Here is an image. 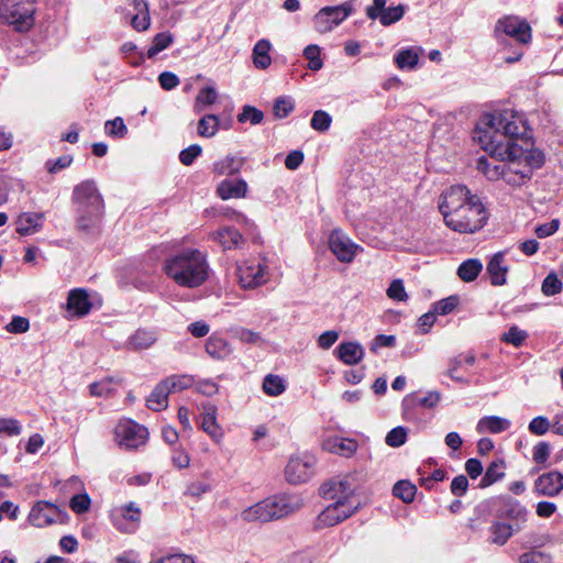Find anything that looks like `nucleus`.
Wrapping results in <instances>:
<instances>
[{
    "mask_svg": "<svg viewBox=\"0 0 563 563\" xmlns=\"http://www.w3.org/2000/svg\"><path fill=\"white\" fill-rule=\"evenodd\" d=\"M244 164V159L235 156H225L213 163L212 172L218 176L234 175L239 173Z\"/></svg>",
    "mask_w": 563,
    "mask_h": 563,
    "instance_id": "nucleus-38",
    "label": "nucleus"
},
{
    "mask_svg": "<svg viewBox=\"0 0 563 563\" xmlns=\"http://www.w3.org/2000/svg\"><path fill=\"white\" fill-rule=\"evenodd\" d=\"M386 295L389 299L399 302H406L408 300V294L405 289L402 279H394L386 290Z\"/></svg>",
    "mask_w": 563,
    "mask_h": 563,
    "instance_id": "nucleus-56",
    "label": "nucleus"
},
{
    "mask_svg": "<svg viewBox=\"0 0 563 563\" xmlns=\"http://www.w3.org/2000/svg\"><path fill=\"white\" fill-rule=\"evenodd\" d=\"M457 302L459 299L456 297L450 296L433 303L432 309L437 314L445 316L455 309Z\"/></svg>",
    "mask_w": 563,
    "mask_h": 563,
    "instance_id": "nucleus-62",
    "label": "nucleus"
},
{
    "mask_svg": "<svg viewBox=\"0 0 563 563\" xmlns=\"http://www.w3.org/2000/svg\"><path fill=\"white\" fill-rule=\"evenodd\" d=\"M527 338L528 333L525 330L519 329L517 325H511L508 331L501 335V341L515 347H519Z\"/></svg>",
    "mask_w": 563,
    "mask_h": 563,
    "instance_id": "nucleus-53",
    "label": "nucleus"
},
{
    "mask_svg": "<svg viewBox=\"0 0 563 563\" xmlns=\"http://www.w3.org/2000/svg\"><path fill=\"white\" fill-rule=\"evenodd\" d=\"M73 202L76 207L103 206V199L93 180L87 179L75 186Z\"/></svg>",
    "mask_w": 563,
    "mask_h": 563,
    "instance_id": "nucleus-16",
    "label": "nucleus"
},
{
    "mask_svg": "<svg viewBox=\"0 0 563 563\" xmlns=\"http://www.w3.org/2000/svg\"><path fill=\"white\" fill-rule=\"evenodd\" d=\"M218 100V91L213 86H206L201 88L196 96L194 110L195 112H201L207 107L212 106Z\"/></svg>",
    "mask_w": 563,
    "mask_h": 563,
    "instance_id": "nucleus-44",
    "label": "nucleus"
},
{
    "mask_svg": "<svg viewBox=\"0 0 563 563\" xmlns=\"http://www.w3.org/2000/svg\"><path fill=\"white\" fill-rule=\"evenodd\" d=\"M134 8V15L131 19V24L136 31H145L151 24V16L148 11V3L145 0H131Z\"/></svg>",
    "mask_w": 563,
    "mask_h": 563,
    "instance_id": "nucleus-35",
    "label": "nucleus"
},
{
    "mask_svg": "<svg viewBox=\"0 0 563 563\" xmlns=\"http://www.w3.org/2000/svg\"><path fill=\"white\" fill-rule=\"evenodd\" d=\"M207 254L197 249H185L165 260L163 271L183 288H198L209 277Z\"/></svg>",
    "mask_w": 563,
    "mask_h": 563,
    "instance_id": "nucleus-3",
    "label": "nucleus"
},
{
    "mask_svg": "<svg viewBox=\"0 0 563 563\" xmlns=\"http://www.w3.org/2000/svg\"><path fill=\"white\" fill-rule=\"evenodd\" d=\"M235 276L243 289H254L269 280L271 274L266 258L253 257L236 264Z\"/></svg>",
    "mask_w": 563,
    "mask_h": 563,
    "instance_id": "nucleus-5",
    "label": "nucleus"
},
{
    "mask_svg": "<svg viewBox=\"0 0 563 563\" xmlns=\"http://www.w3.org/2000/svg\"><path fill=\"white\" fill-rule=\"evenodd\" d=\"M439 211L445 225L462 234L479 231L487 222L488 213L477 195L464 185H454L439 197Z\"/></svg>",
    "mask_w": 563,
    "mask_h": 563,
    "instance_id": "nucleus-2",
    "label": "nucleus"
},
{
    "mask_svg": "<svg viewBox=\"0 0 563 563\" xmlns=\"http://www.w3.org/2000/svg\"><path fill=\"white\" fill-rule=\"evenodd\" d=\"M110 519L119 531L132 533L139 527L141 509L135 503L130 501L125 505L113 507L110 511Z\"/></svg>",
    "mask_w": 563,
    "mask_h": 563,
    "instance_id": "nucleus-10",
    "label": "nucleus"
},
{
    "mask_svg": "<svg viewBox=\"0 0 563 563\" xmlns=\"http://www.w3.org/2000/svg\"><path fill=\"white\" fill-rule=\"evenodd\" d=\"M147 438V429L131 419L120 420L114 429L115 442L123 450L137 449L146 443Z\"/></svg>",
    "mask_w": 563,
    "mask_h": 563,
    "instance_id": "nucleus-9",
    "label": "nucleus"
},
{
    "mask_svg": "<svg viewBox=\"0 0 563 563\" xmlns=\"http://www.w3.org/2000/svg\"><path fill=\"white\" fill-rule=\"evenodd\" d=\"M510 427L511 421L509 419L498 416H485L477 421L476 431L479 434H497L507 431Z\"/></svg>",
    "mask_w": 563,
    "mask_h": 563,
    "instance_id": "nucleus-31",
    "label": "nucleus"
},
{
    "mask_svg": "<svg viewBox=\"0 0 563 563\" xmlns=\"http://www.w3.org/2000/svg\"><path fill=\"white\" fill-rule=\"evenodd\" d=\"M168 395V387L163 382H159L146 399L147 408L153 411H161L167 408Z\"/></svg>",
    "mask_w": 563,
    "mask_h": 563,
    "instance_id": "nucleus-37",
    "label": "nucleus"
},
{
    "mask_svg": "<svg viewBox=\"0 0 563 563\" xmlns=\"http://www.w3.org/2000/svg\"><path fill=\"white\" fill-rule=\"evenodd\" d=\"M321 49L316 44H310L305 47L303 56L308 59V68L317 71L323 67V60L320 57Z\"/></svg>",
    "mask_w": 563,
    "mask_h": 563,
    "instance_id": "nucleus-50",
    "label": "nucleus"
},
{
    "mask_svg": "<svg viewBox=\"0 0 563 563\" xmlns=\"http://www.w3.org/2000/svg\"><path fill=\"white\" fill-rule=\"evenodd\" d=\"M327 494L333 501H342L344 506L356 504L357 509L361 507V500L356 496L360 488V476L356 473H350L331 481Z\"/></svg>",
    "mask_w": 563,
    "mask_h": 563,
    "instance_id": "nucleus-8",
    "label": "nucleus"
},
{
    "mask_svg": "<svg viewBox=\"0 0 563 563\" xmlns=\"http://www.w3.org/2000/svg\"><path fill=\"white\" fill-rule=\"evenodd\" d=\"M316 459L309 454L291 456L285 468V477L290 484L308 482L314 473Z\"/></svg>",
    "mask_w": 563,
    "mask_h": 563,
    "instance_id": "nucleus-11",
    "label": "nucleus"
},
{
    "mask_svg": "<svg viewBox=\"0 0 563 563\" xmlns=\"http://www.w3.org/2000/svg\"><path fill=\"white\" fill-rule=\"evenodd\" d=\"M266 499L272 516V520L288 516L295 510V505L290 501V499L287 496H273Z\"/></svg>",
    "mask_w": 563,
    "mask_h": 563,
    "instance_id": "nucleus-36",
    "label": "nucleus"
},
{
    "mask_svg": "<svg viewBox=\"0 0 563 563\" xmlns=\"http://www.w3.org/2000/svg\"><path fill=\"white\" fill-rule=\"evenodd\" d=\"M551 429V421L544 416L534 417L528 424V430L533 435H544Z\"/></svg>",
    "mask_w": 563,
    "mask_h": 563,
    "instance_id": "nucleus-59",
    "label": "nucleus"
},
{
    "mask_svg": "<svg viewBox=\"0 0 563 563\" xmlns=\"http://www.w3.org/2000/svg\"><path fill=\"white\" fill-rule=\"evenodd\" d=\"M168 387L169 394L185 390L195 384V378L191 375H172L162 380Z\"/></svg>",
    "mask_w": 563,
    "mask_h": 563,
    "instance_id": "nucleus-45",
    "label": "nucleus"
},
{
    "mask_svg": "<svg viewBox=\"0 0 563 563\" xmlns=\"http://www.w3.org/2000/svg\"><path fill=\"white\" fill-rule=\"evenodd\" d=\"M115 382L111 377H106L99 382H95L89 385V391L91 396L108 397L115 389Z\"/></svg>",
    "mask_w": 563,
    "mask_h": 563,
    "instance_id": "nucleus-46",
    "label": "nucleus"
},
{
    "mask_svg": "<svg viewBox=\"0 0 563 563\" xmlns=\"http://www.w3.org/2000/svg\"><path fill=\"white\" fill-rule=\"evenodd\" d=\"M332 123V117L323 110H317L313 112L310 120V125L314 131L325 132L330 129Z\"/></svg>",
    "mask_w": 563,
    "mask_h": 563,
    "instance_id": "nucleus-55",
    "label": "nucleus"
},
{
    "mask_svg": "<svg viewBox=\"0 0 563 563\" xmlns=\"http://www.w3.org/2000/svg\"><path fill=\"white\" fill-rule=\"evenodd\" d=\"M157 341L156 332L147 329H137L125 342L130 351H142L150 349Z\"/></svg>",
    "mask_w": 563,
    "mask_h": 563,
    "instance_id": "nucleus-30",
    "label": "nucleus"
},
{
    "mask_svg": "<svg viewBox=\"0 0 563 563\" xmlns=\"http://www.w3.org/2000/svg\"><path fill=\"white\" fill-rule=\"evenodd\" d=\"M336 357L346 365L358 364L365 354L363 346L358 342H342L335 349Z\"/></svg>",
    "mask_w": 563,
    "mask_h": 563,
    "instance_id": "nucleus-27",
    "label": "nucleus"
},
{
    "mask_svg": "<svg viewBox=\"0 0 563 563\" xmlns=\"http://www.w3.org/2000/svg\"><path fill=\"white\" fill-rule=\"evenodd\" d=\"M172 41H173V37H172L170 33H168V32H163V33H158L157 35H155V37L153 38L152 45L147 49V53H146L147 57L153 58L159 52L166 49L169 46V44L172 43Z\"/></svg>",
    "mask_w": 563,
    "mask_h": 563,
    "instance_id": "nucleus-49",
    "label": "nucleus"
},
{
    "mask_svg": "<svg viewBox=\"0 0 563 563\" xmlns=\"http://www.w3.org/2000/svg\"><path fill=\"white\" fill-rule=\"evenodd\" d=\"M495 35L505 47L507 42L501 40L503 35L514 38L518 45H528L532 40V30L527 20L518 15H506L496 22Z\"/></svg>",
    "mask_w": 563,
    "mask_h": 563,
    "instance_id": "nucleus-6",
    "label": "nucleus"
},
{
    "mask_svg": "<svg viewBox=\"0 0 563 563\" xmlns=\"http://www.w3.org/2000/svg\"><path fill=\"white\" fill-rule=\"evenodd\" d=\"M92 303L85 289L76 288L69 291L67 298V312L70 318H81L88 314Z\"/></svg>",
    "mask_w": 563,
    "mask_h": 563,
    "instance_id": "nucleus-20",
    "label": "nucleus"
},
{
    "mask_svg": "<svg viewBox=\"0 0 563 563\" xmlns=\"http://www.w3.org/2000/svg\"><path fill=\"white\" fill-rule=\"evenodd\" d=\"M272 45L268 40H260L253 47V64L258 69H266L272 58L269 55Z\"/></svg>",
    "mask_w": 563,
    "mask_h": 563,
    "instance_id": "nucleus-39",
    "label": "nucleus"
},
{
    "mask_svg": "<svg viewBox=\"0 0 563 563\" xmlns=\"http://www.w3.org/2000/svg\"><path fill=\"white\" fill-rule=\"evenodd\" d=\"M489 157L481 156L477 159V169L481 172L488 180L496 181L501 179L504 169L506 167L505 164L500 163L499 156L493 155L490 152Z\"/></svg>",
    "mask_w": 563,
    "mask_h": 563,
    "instance_id": "nucleus-26",
    "label": "nucleus"
},
{
    "mask_svg": "<svg viewBox=\"0 0 563 563\" xmlns=\"http://www.w3.org/2000/svg\"><path fill=\"white\" fill-rule=\"evenodd\" d=\"M205 347L207 354L214 360H225L233 352L231 344L218 334L209 336Z\"/></svg>",
    "mask_w": 563,
    "mask_h": 563,
    "instance_id": "nucleus-32",
    "label": "nucleus"
},
{
    "mask_svg": "<svg viewBox=\"0 0 563 563\" xmlns=\"http://www.w3.org/2000/svg\"><path fill=\"white\" fill-rule=\"evenodd\" d=\"M211 490L210 484L202 482V481H194L189 483L186 487L185 495L199 498L203 494Z\"/></svg>",
    "mask_w": 563,
    "mask_h": 563,
    "instance_id": "nucleus-64",
    "label": "nucleus"
},
{
    "mask_svg": "<svg viewBox=\"0 0 563 563\" xmlns=\"http://www.w3.org/2000/svg\"><path fill=\"white\" fill-rule=\"evenodd\" d=\"M505 462L503 460L493 461L486 468V472L481 479L479 486L485 488L505 477Z\"/></svg>",
    "mask_w": 563,
    "mask_h": 563,
    "instance_id": "nucleus-41",
    "label": "nucleus"
},
{
    "mask_svg": "<svg viewBox=\"0 0 563 563\" xmlns=\"http://www.w3.org/2000/svg\"><path fill=\"white\" fill-rule=\"evenodd\" d=\"M90 506L91 499L85 490L75 494L69 501L70 509L77 515L87 512L90 509Z\"/></svg>",
    "mask_w": 563,
    "mask_h": 563,
    "instance_id": "nucleus-52",
    "label": "nucleus"
},
{
    "mask_svg": "<svg viewBox=\"0 0 563 563\" xmlns=\"http://www.w3.org/2000/svg\"><path fill=\"white\" fill-rule=\"evenodd\" d=\"M35 0H1L0 18L18 32H27L35 23Z\"/></svg>",
    "mask_w": 563,
    "mask_h": 563,
    "instance_id": "nucleus-4",
    "label": "nucleus"
},
{
    "mask_svg": "<svg viewBox=\"0 0 563 563\" xmlns=\"http://www.w3.org/2000/svg\"><path fill=\"white\" fill-rule=\"evenodd\" d=\"M563 489V474L552 471L540 475L533 485V492L539 496L554 497Z\"/></svg>",
    "mask_w": 563,
    "mask_h": 563,
    "instance_id": "nucleus-18",
    "label": "nucleus"
},
{
    "mask_svg": "<svg viewBox=\"0 0 563 563\" xmlns=\"http://www.w3.org/2000/svg\"><path fill=\"white\" fill-rule=\"evenodd\" d=\"M43 212H22L16 219V232L21 235H32L43 228Z\"/></svg>",
    "mask_w": 563,
    "mask_h": 563,
    "instance_id": "nucleus-24",
    "label": "nucleus"
},
{
    "mask_svg": "<svg viewBox=\"0 0 563 563\" xmlns=\"http://www.w3.org/2000/svg\"><path fill=\"white\" fill-rule=\"evenodd\" d=\"M551 453V446L548 442H539L532 449V460L540 465H545Z\"/></svg>",
    "mask_w": 563,
    "mask_h": 563,
    "instance_id": "nucleus-61",
    "label": "nucleus"
},
{
    "mask_svg": "<svg viewBox=\"0 0 563 563\" xmlns=\"http://www.w3.org/2000/svg\"><path fill=\"white\" fill-rule=\"evenodd\" d=\"M221 122L216 114H206L199 121L197 125V132L201 137H213L220 130Z\"/></svg>",
    "mask_w": 563,
    "mask_h": 563,
    "instance_id": "nucleus-42",
    "label": "nucleus"
},
{
    "mask_svg": "<svg viewBox=\"0 0 563 563\" xmlns=\"http://www.w3.org/2000/svg\"><path fill=\"white\" fill-rule=\"evenodd\" d=\"M541 289L545 296H554L562 291L563 284L555 273H550L543 279Z\"/></svg>",
    "mask_w": 563,
    "mask_h": 563,
    "instance_id": "nucleus-57",
    "label": "nucleus"
},
{
    "mask_svg": "<svg viewBox=\"0 0 563 563\" xmlns=\"http://www.w3.org/2000/svg\"><path fill=\"white\" fill-rule=\"evenodd\" d=\"M200 409V428L216 443L224 439V430L218 422V408L211 402H202Z\"/></svg>",
    "mask_w": 563,
    "mask_h": 563,
    "instance_id": "nucleus-14",
    "label": "nucleus"
},
{
    "mask_svg": "<svg viewBox=\"0 0 563 563\" xmlns=\"http://www.w3.org/2000/svg\"><path fill=\"white\" fill-rule=\"evenodd\" d=\"M264 119V113L255 107L244 106L238 114V121L241 123L250 122L252 125L260 124Z\"/></svg>",
    "mask_w": 563,
    "mask_h": 563,
    "instance_id": "nucleus-54",
    "label": "nucleus"
},
{
    "mask_svg": "<svg viewBox=\"0 0 563 563\" xmlns=\"http://www.w3.org/2000/svg\"><path fill=\"white\" fill-rule=\"evenodd\" d=\"M408 431L405 427H396L391 429L385 438V442L388 446L399 448L407 441Z\"/></svg>",
    "mask_w": 563,
    "mask_h": 563,
    "instance_id": "nucleus-58",
    "label": "nucleus"
},
{
    "mask_svg": "<svg viewBox=\"0 0 563 563\" xmlns=\"http://www.w3.org/2000/svg\"><path fill=\"white\" fill-rule=\"evenodd\" d=\"M518 531H520L519 526H512L511 523L495 520L488 528V541L492 544L501 547L505 545L508 542V540Z\"/></svg>",
    "mask_w": 563,
    "mask_h": 563,
    "instance_id": "nucleus-25",
    "label": "nucleus"
},
{
    "mask_svg": "<svg viewBox=\"0 0 563 563\" xmlns=\"http://www.w3.org/2000/svg\"><path fill=\"white\" fill-rule=\"evenodd\" d=\"M240 517L246 522H267L272 520L267 499L256 503L241 511Z\"/></svg>",
    "mask_w": 563,
    "mask_h": 563,
    "instance_id": "nucleus-34",
    "label": "nucleus"
},
{
    "mask_svg": "<svg viewBox=\"0 0 563 563\" xmlns=\"http://www.w3.org/2000/svg\"><path fill=\"white\" fill-rule=\"evenodd\" d=\"M344 505L342 501H333L325 507L317 517L316 527L318 529L333 527L351 517L357 510L356 504H350L346 507Z\"/></svg>",
    "mask_w": 563,
    "mask_h": 563,
    "instance_id": "nucleus-13",
    "label": "nucleus"
},
{
    "mask_svg": "<svg viewBox=\"0 0 563 563\" xmlns=\"http://www.w3.org/2000/svg\"><path fill=\"white\" fill-rule=\"evenodd\" d=\"M209 238L218 242L223 250L238 249L244 242L241 233L231 227H223L214 232H211Z\"/></svg>",
    "mask_w": 563,
    "mask_h": 563,
    "instance_id": "nucleus-28",
    "label": "nucleus"
},
{
    "mask_svg": "<svg viewBox=\"0 0 563 563\" xmlns=\"http://www.w3.org/2000/svg\"><path fill=\"white\" fill-rule=\"evenodd\" d=\"M498 516L504 519L512 521V526H519L520 530L522 525L527 521L528 510L518 500L512 498H504L503 505L498 510Z\"/></svg>",
    "mask_w": 563,
    "mask_h": 563,
    "instance_id": "nucleus-22",
    "label": "nucleus"
},
{
    "mask_svg": "<svg viewBox=\"0 0 563 563\" xmlns=\"http://www.w3.org/2000/svg\"><path fill=\"white\" fill-rule=\"evenodd\" d=\"M483 264L478 258H468L460 264L457 267V276L465 283L474 282L481 272Z\"/></svg>",
    "mask_w": 563,
    "mask_h": 563,
    "instance_id": "nucleus-40",
    "label": "nucleus"
},
{
    "mask_svg": "<svg viewBox=\"0 0 563 563\" xmlns=\"http://www.w3.org/2000/svg\"><path fill=\"white\" fill-rule=\"evenodd\" d=\"M354 10L352 0L339 5L323 7L313 16L314 30L320 34L329 33L345 21Z\"/></svg>",
    "mask_w": 563,
    "mask_h": 563,
    "instance_id": "nucleus-7",
    "label": "nucleus"
},
{
    "mask_svg": "<svg viewBox=\"0 0 563 563\" xmlns=\"http://www.w3.org/2000/svg\"><path fill=\"white\" fill-rule=\"evenodd\" d=\"M295 109V100L290 96L278 97L273 106L274 115L278 119L288 117Z\"/></svg>",
    "mask_w": 563,
    "mask_h": 563,
    "instance_id": "nucleus-47",
    "label": "nucleus"
},
{
    "mask_svg": "<svg viewBox=\"0 0 563 563\" xmlns=\"http://www.w3.org/2000/svg\"><path fill=\"white\" fill-rule=\"evenodd\" d=\"M328 244L330 251L341 263H351L358 251L363 250L340 229H334L331 231L329 234Z\"/></svg>",
    "mask_w": 563,
    "mask_h": 563,
    "instance_id": "nucleus-12",
    "label": "nucleus"
},
{
    "mask_svg": "<svg viewBox=\"0 0 563 563\" xmlns=\"http://www.w3.org/2000/svg\"><path fill=\"white\" fill-rule=\"evenodd\" d=\"M423 53L421 47H408L400 49L395 56L394 60L397 67L401 70H412L418 65L420 55Z\"/></svg>",
    "mask_w": 563,
    "mask_h": 563,
    "instance_id": "nucleus-33",
    "label": "nucleus"
},
{
    "mask_svg": "<svg viewBox=\"0 0 563 563\" xmlns=\"http://www.w3.org/2000/svg\"><path fill=\"white\" fill-rule=\"evenodd\" d=\"M417 487L408 481H399L394 485L393 494L405 503H411L415 499Z\"/></svg>",
    "mask_w": 563,
    "mask_h": 563,
    "instance_id": "nucleus-48",
    "label": "nucleus"
},
{
    "mask_svg": "<svg viewBox=\"0 0 563 563\" xmlns=\"http://www.w3.org/2000/svg\"><path fill=\"white\" fill-rule=\"evenodd\" d=\"M287 387L285 378L279 375L268 374L264 377L262 388L263 391L271 397H277L282 395Z\"/></svg>",
    "mask_w": 563,
    "mask_h": 563,
    "instance_id": "nucleus-43",
    "label": "nucleus"
},
{
    "mask_svg": "<svg viewBox=\"0 0 563 563\" xmlns=\"http://www.w3.org/2000/svg\"><path fill=\"white\" fill-rule=\"evenodd\" d=\"M103 207H76V227L85 233L95 232L101 222Z\"/></svg>",
    "mask_w": 563,
    "mask_h": 563,
    "instance_id": "nucleus-17",
    "label": "nucleus"
},
{
    "mask_svg": "<svg viewBox=\"0 0 563 563\" xmlns=\"http://www.w3.org/2000/svg\"><path fill=\"white\" fill-rule=\"evenodd\" d=\"M519 563H552L549 553L542 551H528L519 555Z\"/></svg>",
    "mask_w": 563,
    "mask_h": 563,
    "instance_id": "nucleus-60",
    "label": "nucleus"
},
{
    "mask_svg": "<svg viewBox=\"0 0 563 563\" xmlns=\"http://www.w3.org/2000/svg\"><path fill=\"white\" fill-rule=\"evenodd\" d=\"M56 515V506L48 501L40 500L31 508L27 520L32 526L42 528L53 523Z\"/></svg>",
    "mask_w": 563,
    "mask_h": 563,
    "instance_id": "nucleus-19",
    "label": "nucleus"
},
{
    "mask_svg": "<svg viewBox=\"0 0 563 563\" xmlns=\"http://www.w3.org/2000/svg\"><path fill=\"white\" fill-rule=\"evenodd\" d=\"M201 146L198 144H192L180 152L179 161L183 165L190 166L194 161L201 155Z\"/></svg>",
    "mask_w": 563,
    "mask_h": 563,
    "instance_id": "nucleus-63",
    "label": "nucleus"
},
{
    "mask_svg": "<svg viewBox=\"0 0 563 563\" xmlns=\"http://www.w3.org/2000/svg\"><path fill=\"white\" fill-rule=\"evenodd\" d=\"M526 134L523 118L510 109L484 114L476 129L475 137L485 152L509 161L501 179L515 188L528 184L545 162L544 154L523 139Z\"/></svg>",
    "mask_w": 563,
    "mask_h": 563,
    "instance_id": "nucleus-1",
    "label": "nucleus"
},
{
    "mask_svg": "<svg viewBox=\"0 0 563 563\" xmlns=\"http://www.w3.org/2000/svg\"><path fill=\"white\" fill-rule=\"evenodd\" d=\"M387 0H373V3L366 8V16L371 20H379L380 24L388 26L402 19L406 7L398 4L386 8Z\"/></svg>",
    "mask_w": 563,
    "mask_h": 563,
    "instance_id": "nucleus-15",
    "label": "nucleus"
},
{
    "mask_svg": "<svg viewBox=\"0 0 563 563\" xmlns=\"http://www.w3.org/2000/svg\"><path fill=\"white\" fill-rule=\"evenodd\" d=\"M217 192L223 200L244 198L247 194V184L244 179H224L219 184Z\"/></svg>",
    "mask_w": 563,
    "mask_h": 563,
    "instance_id": "nucleus-29",
    "label": "nucleus"
},
{
    "mask_svg": "<svg viewBox=\"0 0 563 563\" xmlns=\"http://www.w3.org/2000/svg\"><path fill=\"white\" fill-rule=\"evenodd\" d=\"M505 255V252H497L487 263L486 271L489 276L490 284L494 286H504L507 284L509 265L506 263Z\"/></svg>",
    "mask_w": 563,
    "mask_h": 563,
    "instance_id": "nucleus-21",
    "label": "nucleus"
},
{
    "mask_svg": "<svg viewBox=\"0 0 563 563\" xmlns=\"http://www.w3.org/2000/svg\"><path fill=\"white\" fill-rule=\"evenodd\" d=\"M322 446L330 453L350 457L356 452L358 445L354 439L331 435L323 440Z\"/></svg>",
    "mask_w": 563,
    "mask_h": 563,
    "instance_id": "nucleus-23",
    "label": "nucleus"
},
{
    "mask_svg": "<svg viewBox=\"0 0 563 563\" xmlns=\"http://www.w3.org/2000/svg\"><path fill=\"white\" fill-rule=\"evenodd\" d=\"M104 133L111 137L122 139L128 134V128L123 119L121 117H117L104 123Z\"/></svg>",
    "mask_w": 563,
    "mask_h": 563,
    "instance_id": "nucleus-51",
    "label": "nucleus"
}]
</instances>
